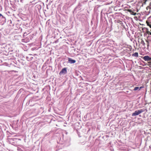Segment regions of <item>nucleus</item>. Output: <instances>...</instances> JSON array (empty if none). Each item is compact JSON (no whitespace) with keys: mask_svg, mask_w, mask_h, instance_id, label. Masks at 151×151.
<instances>
[{"mask_svg":"<svg viewBox=\"0 0 151 151\" xmlns=\"http://www.w3.org/2000/svg\"><path fill=\"white\" fill-rule=\"evenodd\" d=\"M145 110L144 109H140V110H136L132 114V116H135L136 115H138L141 113L144 112Z\"/></svg>","mask_w":151,"mask_h":151,"instance_id":"nucleus-1","label":"nucleus"},{"mask_svg":"<svg viewBox=\"0 0 151 151\" xmlns=\"http://www.w3.org/2000/svg\"><path fill=\"white\" fill-rule=\"evenodd\" d=\"M67 72V69L66 68H63L61 70L59 73V75H62L63 73H66Z\"/></svg>","mask_w":151,"mask_h":151,"instance_id":"nucleus-2","label":"nucleus"},{"mask_svg":"<svg viewBox=\"0 0 151 151\" xmlns=\"http://www.w3.org/2000/svg\"><path fill=\"white\" fill-rule=\"evenodd\" d=\"M143 59L145 61H149L151 60V58L147 55L143 57Z\"/></svg>","mask_w":151,"mask_h":151,"instance_id":"nucleus-3","label":"nucleus"},{"mask_svg":"<svg viewBox=\"0 0 151 151\" xmlns=\"http://www.w3.org/2000/svg\"><path fill=\"white\" fill-rule=\"evenodd\" d=\"M127 11L129 12L130 14L132 15H136V13L132 11L131 9H128L127 10Z\"/></svg>","mask_w":151,"mask_h":151,"instance_id":"nucleus-4","label":"nucleus"},{"mask_svg":"<svg viewBox=\"0 0 151 151\" xmlns=\"http://www.w3.org/2000/svg\"><path fill=\"white\" fill-rule=\"evenodd\" d=\"M140 42V43L144 47V48H145V43L144 41L142 39H141L140 40L138 41V42Z\"/></svg>","mask_w":151,"mask_h":151,"instance_id":"nucleus-5","label":"nucleus"},{"mask_svg":"<svg viewBox=\"0 0 151 151\" xmlns=\"http://www.w3.org/2000/svg\"><path fill=\"white\" fill-rule=\"evenodd\" d=\"M68 62L70 63H76V61L75 60H72L70 58H68Z\"/></svg>","mask_w":151,"mask_h":151,"instance_id":"nucleus-6","label":"nucleus"},{"mask_svg":"<svg viewBox=\"0 0 151 151\" xmlns=\"http://www.w3.org/2000/svg\"><path fill=\"white\" fill-rule=\"evenodd\" d=\"M138 52H136L132 54V56L133 57H138Z\"/></svg>","mask_w":151,"mask_h":151,"instance_id":"nucleus-7","label":"nucleus"},{"mask_svg":"<svg viewBox=\"0 0 151 151\" xmlns=\"http://www.w3.org/2000/svg\"><path fill=\"white\" fill-rule=\"evenodd\" d=\"M146 23L147 25L149 26L151 28V22H149L147 21H146Z\"/></svg>","mask_w":151,"mask_h":151,"instance_id":"nucleus-8","label":"nucleus"},{"mask_svg":"<svg viewBox=\"0 0 151 151\" xmlns=\"http://www.w3.org/2000/svg\"><path fill=\"white\" fill-rule=\"evenodd\" d=\"M139 87H136L134 88V91H136V90H139Z\"/></svg>","mask_w":151,"mask_h":151,"instance_id":"nucleus-9","label":"nucleus"},{"mask_svg":"<svg viewBox=\"0 0 151 151\" xmlns=\"http://www.w3.org/2000/svg\"><path fill=\"white\" fill-rule=\"evenodd\" d=\"M146 42H147V48H148L149 45V41L147 40H146Z\"/></svg>","mask_w":151,"mask_h":151,"instance_id":"nucleus-10","label":"nucleus"},{"mask_svg":"<svg viewBox=\"0 0 151 151\" xmlns=\"http://www.w3.org/2000/svg\"><path fill=\"white\" fill-rule=\"evenodd\" d=\"M147 33L148 34H150V35H151V32H150V31H147Z\"/></svg>","mask_w":151,"mask_h":151,"instance_id":"nucleus-11","label":"nucleus"},{"mask_svg":"<svg viewBox=\"0 0 151 151\" xmlns=\"http://www.w3.org/2000/svg\"><path fill=\"white\" fill-rule=\"evenodd\" d=\"M144 87H143V86H141V87H140L139 88V90H140L141 88H143Z\"/></svg>","mask_w":151,"mask_h":151,"instance_id":"nucleus-12","label":"nucleus"},{"mask_svg":"<svg viewBox=\"0 0 151 151\" xmlns=\"http://www.w3.org/2000/svg\"><path fill=\"white\" fill-rule=\"evenodd\" d=\"M4 17V16L2 15L0 13V17Z\"/></svg>","mask_w":151,"mask_h":151,"instance_id":"nucleus-13","label":"nucleus"},{"mask_svg":"<svg viewBox=\"0 0 151 151\" xmlns=\"http://www.w3.org/2000/svg\"><path fill=\"white\" fill-rule=\"evenodd\" d=\"M150 103H151V102Z\"/></svg>","mask_w":151,"mask_h":151,"instance_id":"nucleus-14","label":"nucleus"}]
</instances>
